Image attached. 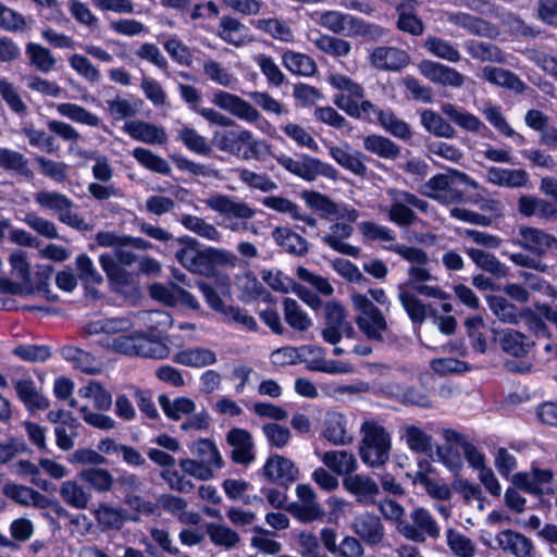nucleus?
I'll return each mask as SVG.
<instances>
[{"label":"nucleus","instance_id":"f257e3e1","mask_svg":"<svg viewBox=\"0 0 557 557\" xmlns=\"http://www.w3.org/2000/svg\"><path fill=\"white\" fill-rule=\"evenodd\" d=\"M359 230L370 240L388 243L389 245L384 247L386 250L410 263L407 282L420 296L442 301L449 299V294L437 284L438 278L426 267L430 258L423 249L396 243V234L393 230L372 221L361 222Z\"/></svg>","mask_w":557,"mask_h":557},{"label":"nucleus","instance_id":"f03ea898","mask_svg":"<svg viewBox=\"0 0 557 557\" xmlns=\"http://www.w3.org/2000/svg\"><path fill=\"white\" fill-rule=\"evenodd\" d=\"M216 148L243 160H260L269 154V145L253 137L248 129H232L216 133L213 137Z\"/></svg>","mask_w":557,"mask_h":557},{"label":"nucleus","instance_id":"7ed1b4c3","mask_svg":"<svg viewBox=\"0 0 557 557\" xmlns=\"http://www.w3.org/2000/svg\"><path fill=\"white\" fill-rule=\"evenodd\" d=\"M414 292L409 282L397 286V297L413 323L421 324L428 317L433 318L434 323L444 334H453L456 329V319L451 315H438L437 310L431 304H424Z\"/></svg>","mask_w":557,"mask_h":557},{"label":"nucleus","instance_id":"20e7f679","mask_svg":"<svg viewBox=\"0 0 557 557\" xmlns=\"http://www.w3.org/2000/svg\"><path fill=\"white\" fill-rule=\"evenodd\" d=\"M361 433L359 455L362 462L371 468L385 465L392 447L388 432L375 421H366L361 425Z\"/></svg>","mask_w":557,"mask_h":557},{"label":"nucleus","instance_id":"39448f33","mask_svg":"<svg viewBox=\"0 0 557 557\" xmlns=\"http://www.w3.org/2000/svg\"><path fill=\"white\" fill-rule=\"evenodd\" d=\"M203 202L208 209L223 218L222 225L232 232L249 230L246 221L256 214L255 209L248 203L237 201L228 195L214 194Z\"/></svg>","mask_w":557,"mask_h":557},{"label":"nucleus","instance_id":"423d86ee","mask_svg":"<svg viewBox=\"0 0 557 557\" xmlns=\"http://www.w3.org/2000/svg\"><path fill=\"white\" fill-rule=\"evenodd\" d=\"M352 307L358 314L355 322L363 335L374 342H383L387 332V322L383 312L373 305L367 295L352 293L350 295Z\"/></svg>","mask_w":557,"mask_h":557},{"label":"nucleus","instance_id":"0eeeda50","mask_svg":"<svg viewBox=\"0 0 557 557\" xmlns=\"http://www.w3.org/2000/svg\"><path fill=\"white\" fill-rule=\"evenodd\" d=\"M386 195L391 199L388 208L380 207L382 212H386L391 222L399 226H409L417 220V215L411 208L421 212H428L429 203L406 190L388 188Z\"/></svg>","mask_w":557,"mask_h":557},{"label":"nucleus","instance_id":"6e6552de","mask_svg":"<svg viewBox=\"0 0 557 557\" xmlns=\"http://www.w3.org/2000/svg\"><path fill=\"white\" fill-rule=\"evenodd\" d=\"M39 208L57 214L58 220L78 231H87V222L73 211L74 202L64 194L51 190H40L34 196Z\"/></svg>","mask_w":557,"mask_h":557},{"label":"nucleus","instance_id":"1a4fd4ad","mask_svg":"<svg viewBox=\"0 0 557 557\" xmlns=\"http://www.w3.org/2000/svg\"><path fill=\"white\" fill-rule=\"evenodd\" d=\"M275 160L287 172L307 182H313L318 176L334 180L337 174L336 169L331 164L304 153L296 159L282 153L276 156Z\"/></svg>","mask_w":557,"mask_h":557},{"label":"nucleus","instance_id":"9d476101","mask_svg":"<svg viewBox=\"0 0 557 557\" xmlns=\"http://www.w3.org/2000/svg\"><path fill=\"white\" fill-rule=\"evenodd\" d=\"M410 521L399 522L398 532L409 541L423 543L426 537L436 540L441 534V528L431 512L417 507L409 513Z\"/></svg>","mask_w":557,"mask_h":557},{"label":"nucleus","instance_id":"9b49d317","mask_svg":"<svg viewBox=\"0 0 557 557\" xmlns=\"http://www.w3.org/2000/svg\"><path fill=\"white\" fill-rule=\"evenodd\" d=\"M324 342L336 345L343 336H355L352 324L347 320L345 308L336 301H330L325 306V322L321 331Z\"/></svg>","mask_w":557,"mask_h":557},{"label":"nucleus","instance_id":"f8f14e48","mask_svg":"<svg viewBox=\"0 0 557 557\" xmlns=\"http://www.w3.org/2000/svg\"><path fill=\"white\" fill-rule=\"evenodd\" d=\"M517 245L537 257L557 251V237L542 228L521 225L518 230Z\"/></svg>","mask_w":557,"mask_h":557},{"label":"nucleus","instance_id":"ddd939ff","mask_svg":"<svg viewBox=\"0 0 557 557\" xmlns=\"http://www.w3.org/2000/svg\"><path fill=\"white\" fill-rule=\"evenodd\" d=\"M517 487L532 495H552L557 491V482L548 469L533 467L529 472H519L513 475Z\"/></svg>","mask_w":557,"mask_h":557},{"label":"nucleus","instance_id":"4468645a","mask_svg":"<svg viewBox=\"0 0 557 557\" xmlns=\"http://www.w3.org/2000/svg\"><path fill=\"white\" fill-rule=\"evenodd\" d=\"M212 103L249 124H256L262 119L260 112L251 103L234 94L216 90L212 94Z\"/></svg>","mask_w":557,"mask_h":557},{"label":"nucleus","instance_id":"2eb2a0df","mask_svg":"<svg viewBox=\"0 0 557 557\" xmlns=\"http://www.w3.org/2000/svg\"><path fill=\"white\" fill-rule=\"evenodd\" d=\"M321 436L336 446L349 445L354 436L348 418L335 410L326 411L321 422Z\"/></svg>","mask_w":557,"mask_h":557},{"label":"nucleus","instance_id":"dca6fc26","mask_svg":"<svg viewBox=\"0 0 557 557\" xmlns=\"http://www.w3.org/2000/svg\"><path fill=\"white\" fill-rule=\"evenodd\" d=\"M368 61L379 71L398 72L409 64L410 57L397 47L377 46L369 52Z\"/></svg>","mask_w":557,"mask_h":557},{"label":"nucleus","instance_id":"f3484780","mask_svg":"<svg viewBox=\"0 0 557 557\" xmlns=\"http://www.w3.org/2000/svg\"><path fill=\"white\" fill-rule=\"evenodd\" d=\"M298 502L289 506V512L301 522H312L321 519L324 512L317 502L313 488L308 484H299L296 487Z\"/></svg>","mask_w":557,"mask_h":557},{"label":"nucleus","instance_id":"a211bd4d","mask_svg":"<svg viewBox=\"0 0 557 557\" xmlns=\"http://www.w3.org/2000/svg\"><path fill=\"white\" fill-rule=\"evenodd\" d=\"M129 248L128 244L120 245L113 250V256L104 253L99 257L100 265L109 280L120 284L127 283V274L119 263L131 265L136 261V256Z\"/></svg>","mask_w":557,"mask_h":557},{"label":"nucleus","instance_id":"6ab92c4d","mask_svg":"<svg viewBox=\"0 0 557 557\" xmlns=\"http://www.w3.org/2000/svg\"><path fill=\"white\" fill-rule=\"evenodd\" d=\"M184 242L187 244L196 243V240L190 237H186ZM220 253L221 251L214 248H209L205 251H198L195 247L188 245L178 249L175 252V258L188 271L203 274L209 269V260L215 259Z\"/></svg>","mask_w":557,"mask_h":557},{"label":"nucleus","instance_id":"aec40b11","mask_svg":"<svg viewBox=\"0 0 557 557\" xmlns=\"http://www.w3.org/2000/svg\"><path fill=\"white\" fill-rule=\"evenodd\" d=\"M343 487L347 493L355 496L358 504L369 506L376 502L380 494L377 483L366 474H350L343 480Z\"/></svg>","mask_w":557,"mask_h":557},{"label":"nucleus","instance_id":"412c9836","mask_svg":"<svg viewBox=\"0 0 557 557\" xmlns=\"http://www.w3.org/2000/svg\"><path fill=\"white\" fill-rule=\"evenodd\" d=\"M419 193L440 202H455L461 199V194L453 188L448 171L429 178L419 187Z\"/></svg>","mask_w":557,"mask_h":557},{"label":"nucleus","instance_id":"4be33fe9","mask_svg":"<svg viewBox=\"0 0 557 557\" xmlns=\"http://www.w3.org/2000/svg\"><path fill=\"white\" fill-rule=\"evenodd\" d=\"M351 529L366 544L376 546L385 537V528L379 516L363 512L354 518Z\"/></svg>","mask_w":557,"mask_h":557},{"label":"nucleus","instance_id":"5701e85b","mask_svg":"<svg viewBox=\"0 0 557 557\" xmlns=\"http://www.w3.org/2000/svg\"><path fill=\"white\" fill-rule=\"evenodd\" d=\"M226 442L232 447L231 458L235 463L248 466L255 461V444L248 431L233 428L226 435Z\"/></svg>","mask_w":557,"mask_h":557},{"label":"nucleus","instance_id":"b1692460","mask_svg":"<svg viewBox=\"0 0 557 557\" xmlns=\"http://www.w3.org/2000/svg\"><path fill=\"white\" fill-rule=\"evenodd\" d=\"M2 493L7 498L23 507L46 509L50 506L49 498L33 487L8 482L2 486Z\"/></svg>","mask_w":557,"mask_h":557},{"label":"nucleus","instance_id":"393cba45","mask_svg":"<svg viewBox=\"0 0 557 557\" xmlns=\"http://www.w3.org/2000/svg\"><path fill=\"white\" fill-rule=\"evenodd\" d=\"M263 473L273 483L288 485L297 480L299 471L290 459L273 455L267 460Z\"/></svg>","mask_w":557,"mask_h":557},{"label":"nucleus","instance_id":"a878e982","mask_svg":"<svg viewBox=\"0 0 557 557\" xmlns=\"http://www.w3.org/2000/svg\"><path fill=\"white\" fill-rule=\"evenodd\" d=\"M354 233V227L347 223H334L329 232L322 237V242L334 251L345 256L357 258L360 255V248L345 242Z\"/></svg>","mask_w":557,"mask_h":557},{"label":"nucleus","instance_id":"bb28decb","mask_svg":"<svg viewBox=\"0 0 557 557\" xmlns=\"http://www.w3.org/2000/svg\"><path fill=\"white\" fill-rule=\"evenodd\" d=\"M123 128L133 139L148 145H164L168 141L165 128L149 122L133 120L126 122Z\"/></svg>","mask_w":557,"mask_h":557},{"label":"nucleus","instance_id":"cd10ccee","mask_svg":"<svg viewBox=\"0 0 557 557\" xmlns=\"http://www.w3.org/2000/svg\"><path fill=\"white\" fill-rule=\"evenodd\" d=\"M447 21L475 36L495 39L499 35V29L495 25L468 13L448 12Z\"/></svg>","mask_w":557,"mask_h":557},{"label":"nucleus","instance_id":"c85d7f7f","mask_svg":"<svg viewBox=\"0 0 557 557\" xmlns=\"http://www.w3.org/2000/svg\"><path fill=\"white\" fill-rule=\"evenodd\" d=\"M479 76L494 86L509 89L517 95L523 94L528 88L516 73L503 67L486 65L482 67Z\"/></svg>","mask_w":557,"mask_h":557},{"label":"nucleus","instance_id":"c756f323","mask_svg":"<svg viewBox=\"0 0 557 557\" xmlns=\"http://www.w3.org/2000/svg\"><path fill=\"white\" fill-rule=\"evenodd\" d=\"M495 341L505 354L518 358L527 356L534 345L523 333L513 329L495 332Z\"/></svg>","mask_w":557,"mask_h":557},{"label":"nucleus","instance_id":"7c9ffc66","mask_svg":"<svg viewBox=\"0 0 557 557\" xmlns=\"http://www.w3.org/2000/svg\"><path fill=\"white\" fill-rule=\"evenodd\" d=\"M216 35L224 42L234 47H243L251 41L249 28L236 17L230 15L220 20Z\"/></svg>","mask_w":557,"mask_h":557},{"label":"nucleus","instance_id":"2f4dec72","mask_svg":"<svg viewBox=\"0 0 557 557\" xmlns=\"http://www.w3.org/2000/svg\"><path fill=\"white\" fill-rule=\"evenodd\" d=\"M486 181L498 187L522 188L529 183V174L522 169L491 166L486 170Z\"/></svg>","mask_w":557,"mask_h":557},{"label":"nucleus","instance_id":"473e14b6","mask_svg":"<svg viewBox=\"0 0 557 557\" xmlns=\"http://www.w3.org/2000/svg\"><path fill=\"white\" fill-rule=\"evenodd\" d=\"M330 154L341 166L355 175L364 176L367 174L366 156L354 150L348 144L331 147Z\"/></svg>","mask_w":557,"mask_h":557},{"label":"nucleus","instance_id":"72a5a7b5","mask_svg":"<svg viewBox=\"0 0 557 557\" xmlns=\"http://www.w3.org/2000/svg\"><path fill=\"white\" fill-rule=\"evenodd\" d=\"M312 18L317 24L334 34L349 36L355 16L336 10H329L315 12Z\"/></svg>","mask_w":557,"mask_h":557},{"label":"nucleus","instance_id":"f704fd0d","mask_svg":"<svg viewBox=\"0 0 557 557\" xmlns=\"http://www.w3.org/2000/svg\"><path fill=\"white\" fill-rule=\"evenodd\" d=\"M497 545L516 557H532L533 544L530 539L512 530H504L496 536Z\"/></svg>","mask_w":557,"mask_h":557},{"label":"nucleus","instance_id":"c9c22d12","mask_svg":"<svg viewBox=\"0 0 557 557\" xmlns=\"http://www.w3.org/2000/svg\"><path fill=\"white\" fill-rule=\"evenodd\" d=\"M0 169L26 180L34 177L28 158L11 148L0 147Z\"/></svg>","mask_w":557,"mask_h":557},{"label":"nucleus","instance_id":"e433bc0d","mask_svg":"<svg viewBox=\"0 0 557 557\" xmlns=\"http://www.w3.org/2000/svg\"><path fill=\"white\" fill-rule=\"evenodd\" d=\"M59 495L67 506L77 510L87 509L92 499L90 491L76 480L62 482L59 488Z\"/></svg>","mask_w":557,"mask_h":557},{"label":"nucleus","instance_id":"4c0bfd02","mask_svg":"<svg viewBox=\"0 0 557 557\" xmlns=\"http://www.w3.org/2000/svg\"><path fill=\"white\" fill-rule=\"evenodd\" d=\"M441 110L453 123L467 132L481 133L486 129V126L478 116L456 104L445 102L441 106Z\"/></svg>","mask_w":557,"mask_h":557},{"label":"nucleus","instance_id":"58836bf2","mask_svg":"<svg viewBox=\"0 0 557 557\" xmlns=\"http://www.w3.org/2000/svg\"><path fill=\"white\" fill-rule=\"evenodd\" d=\"M163 49L176 64L190 67L194 63V53L177 35H161L159 38Z\"/></svg>","mask_w":557,"mask_h":557},{"label":"nucleus","instance_id":"ea45409f","mask_svg":"<svg viewBox=\"0 0 557 557\" xmlns=\"http://www.w3.org/2000/svg\"><path fill=\"white\" fill-rule=\"evenodd\" d=\"M321 461L338 475H350L358 468L357 458L347 450H330L321 456Z\"/></svg>","mask_w":557,"mask_h":557},{"label":"nucleus","instance_id":"a19ab883","mask_svg":"<svg viewBox=\"0 0 557 557\" xmlns=\"http://www.w3.org/2000/svg\"><path fill=\"white\" fill-rule=\"evenodd\" d=\"M77 478L99 494L110 492L115 483L112 473L100 467L84 468L77 472Z\"/></svg>","mask_w":557,"mask_h":557},{"label":"nucleus","instance_id":"79ce46f5","mask_svg":"<svg viewBox=\"0 0 557 557\" xmlns=\"http://www.w3.org/2000/svg\"><path fill=\"white\" fill-rule=\"evenodd\" d=\"M467 53L476 61L488 63H506L505 52L496 45L479 40H469L465 45Z\"/></svg>","mask_w":557,"mask_h":557},{"label":"nucleus","instance_id":"37998d69","mask_svg":"<svg viewBox=\"0 0 557 557\" xmlns=\"http://www.w3.org/2000/svg\"><path fill=\"white\" fill-rule=\"evenodd\" d=\"M61 356L69 361L75 369L87 374H98L101 372L100 363L87 351L75 346H64L61 348Z\"/></svg>","mask_w":557,"mask_h":557},{"label":"nucleus","instance_id":"c03bdc74","mask_svg":"<svg viewBox=\"0 0 557 557\" xmlns=\"http://www.w3.org/2000/svg\"><path fill=\"white\" fill-rule=\"evenodd\" d=\"M173 361L191 368H203L216 362V355L206 347H195L181 350L173 357Z\"/></svg>","mask_w":557,"mask_h":557},{"label":"nucleus","instance_id":"a18cd8bd","mask_svg":"<svg viewBox=\"0 0 557 557\" xmlns=\"http://www.w3.org/2000/svg\"><path fill=\"white\" fill-rule=\"evenodd\" d=\"M109 115L116 121L132 119L137 115L141 100L134 97H122L116 95L106 100Z\"/></svg>","mask_w":557,"mask_h":557},{"label":"nucleus","instance_id":"49530a36","mask_svg":"<svg viewBox=\"0 0 557 557\" xmlns=\"http://www.w3.org/2000/svg\"><path fill=\"white\" fill-rule=\"evenodd\" d=\"M272 237L288 253L304 256L308 251L307 240L288 227H275Z\"/></svg>","mask_w":557,"mask_h":557},{"label":"nucleus","instance_id":"de8ad7c7","mask_svg":"<svg viewBox=\"0 0 557 557\" xmlns=\"http://www.w3.org/2000/svg\"><path fill=\"white\" fill-rule=\"evenodd\" d=\"M482 114L485 120L503 136L513 138L518 143H524V137L510 126L507 119L505 117L502 107L492 104L491 102L485 103L482 109Z\"/></svg>","mask_w":557,"mask_h":557},{"label":"nucleus","instance_id":"09e8293b","mask_svg":"<svg viewBox=\"0 0 557 557\" xmlns=\"http://www.w3.org/2000/svg\"><path fill=\"white\" fill-rule=\"evenodd\" d=\"M92 513L98 524L109 530H120L126 520L125 510L122 507L108 503H100Z\"/></svg>","mask_w":557,"mask_h":557},{"label":"nucleus","instance_id":"8fccbe9b","mask_svg":"<svg viewBox=\"0 0 557 557\" xmlns=\"http://www.w3.org/2000/svg\"><path fill=\"white\" fill-rule=\"evenodd\" d=\"M15 391L20 400L30 411L46 410L49 407L48 399L38 393L32 380L16 381Z\"/></svg>","mask_w":557,"mask_h":557},{"label":"nucleus","instance_id":"3c124183","mask_svg":"<svg viewBox=\"0 0 557 557\" xmlns=\"http://www.w3.org/2000/svg\"><path fill=\"white\" fill-rule=\"evenodd\" d=\"M178 222L189 232L210 242L219 243L222 238L221 232L205 219L193 215L182 214Z\"/></svg>","mask_w":557,"mask_h":557},{"label":"nucleus","instance_id":"603ef678","mask_svg":"<svg viewBox=\"0 0 557 557\" xmlns=\"http://www.w3.org/2000/svg\"><path fill=\"white\" fill-rule=\"evenodd\" d=\"M283 310L284 319L293 330L306 332L312 326V320L295 299L285 298Z\"/></svg>","mask_w":557,"mask_h":557},{"label":"nucleus","instance_id":"864d4df0","mask_svg":"<svg viewBox=\"0 0 557 557\" xmlns=\"http://www.w3.org/2000/svg\"><path fill=\"white\" fill-rule=\"evenodd\" d=\"M330 84L341 90L342 92L336 95L334 98V103L337 106V100L339 98H346L351 103H357L364 96V90L362 86L356 82H354L350 77L343 74L332 75L330 78Z\"/></svg>","mask_w":557,"mask_h":557},{"label":"nucleus","instance_id":"5fc2aeb1","mask_svg":"<svg viewBox=\"0 0 557 557\" xmlns=\"http://www.w3.org/2000/svg\"><path fill=\"white\" fill-rule=\"evenodd\" d=\"M487 305L493 314L503 323L518 324L521 312L518 307L503 296L493 295L487 298Z\"/></svg>","mask_w":557,"mask_h":557},{"label":"nucleus","instance_id":"6e6d98bb","mask_svg":"<svg viewBox=\"0 0 557 557\" xmlns=\"http://www.w3.org/2000/svg\"><path fill=\"white\" fill-rule=\"evenodd\" d=\"M337 107L352 117L362 119L369 122H373L374 117L379 121L380 113H383L384 111L380 110L369 100L361 99L357 103H351L343 97L337 100Z\"/></svg>","mask_w":557,"mask_h":557},{"label":"nucleus","instance_id":"4d7b16f0","mask_svg":"<svg viewBox=\"0 0 557 557\" xmlns=\"http://www.w3.org/2000/svg\"><path fill=\"white\" fill-rule=\"evenodd\" d=\"M283 65L293 74L311 76L317 72L314 60L308 54L287 50L282 57Z\"/></svg>","mask_w":557,"mask_h":557},{"label":"nucleus","instance_id":"13d9d810","mask_svg":"<svg viewBox=\"0 0 557 557\" xmlns=\"http://www.w3.org/2000/svg\"><path fill=\"white\" fill-rule=\"evenodd\" d=\"M202 70L203 74L210 82L221 87L233 89L238 83V79L234 74H232L222 63L213 59L205 60Z\"/></svg>","mask_w":557,"mask_h":557},{"label":"nucleus","instance_id":"bf43d9fd","mask_svg":"<svg viewBox=\"0 0 557 557\" xmlns=\"http://www.w3.org/2000/svg\"><path fill=\"white\" fill-rule=\"evenodd\" d=\"M158 401L165 416L175 421L182 419L183 416L193 413L196 409L194 400L188 397L171 400L168 395L161 394Z\"/></svg>","mask_w":557,"mask_h":557},{"label":"nucleus","instance_id":"052dcab7","mask_svg":"<svg viewBox=\"0 0 557 557\" xmlns=\"http://www.w3.org/2000/svg\"><path fill=\"white\" fill-rule=\"evenodd\" d=\"M55 108L60 115L67 117L75 123L84 124L90 127H98L101 123V120L98 115L76 103L63 102L57 104Z\"/></svg>","mask_w":557,"mask_h":557},{"label":"nucleus","instance_id":"680f3d73","mask_svg":"<svg viewBox=\"0 0 557 557\" xmlns=\"http://www.w3.org/2000/svg\"><path fill=\"white\" fill-rule=\"evenodd\" d=\"M363 147L367 151L383 159H396L400 154L399 146L381 135L366 136Z\"/></svg>","mask_w":557,"mask_h":557},{"label":"nucleus","instance_id":"e2e57ef3","mask_svg":"<svg viewBox=\"0 0 557 557\" xmlns=\"http://www.w3.org/2000/svg\"><path fill=\"white\" fill-rule=\"evenodd\" d=\"M132 327V323L126 318H106L90 321L84 326V332L89 335L97 334H116L126 332Z\"/></svg>","mask_w":557,"mask_h":557},{"label":"nucleus","instance_id":"0e129e2a","mask_svg":"<svg viewBox=\"0 0 557 557\" xmlns=\"http://www.w3.org/2000/svg\"><path fill=\"white\" fill-rule=\"evenodd\" d=\"M421 124L431 134L442 138H454L455 128L437 112L423 110L421 112Z\"/></svg>","mask_w":557,"mask_h":557},{"label":"nucleus","instance_id":"69168bd1","mask_svg":"<svg viewBox=\"0 0 557 557\" xmlns=\"http://www.w3.org/2000/svg\"><path fill=\"white\" fill-rule=\"evenodd\" d=\"M220 315L221 321L225 324L235 325L248 332H256L258 330L256 319L246 309L237 306L227 305Z\"/></svg>","mask_w":557,"mask_h":557},{"label":"nucleus","instance_id":"338daca9","mask_svg":"<svg viewBox=\"0 0 557 557\" xmlns=\"http://www.w3.org/2000/svg\"><path fill=\"white\" fill-rule=\"evenodd\" d=\"M79 396L92 400L94 407L99 411H108L112 406V395L98 381H90L78 389Z\"/></svg>","mask_w":557,"mask_h":557},{"label":"nucleus","instance_id":"774afa93","mask_svg":"<svg viewBox=\"0 0 557 557\" xmlns=\"http://www.w3.org/2000/svg\"><path fill=\"white\" fill-rule=\"evenodd\" d=\"M26 54L29 59V64L39 72L49 73L55 66L57 60L52 52L39 44H28L26 46Z\"/></svg>","mask_w":557,"mask_h":557}]
</instances>
